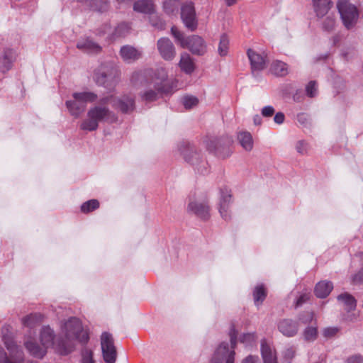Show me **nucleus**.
Segmentation results:
<instances>
[{"mask_svg": "<svg viewBox=\"0 0 363 363\" xmlns=\"http://www.w3.org/2000/svg\"><path fill=\"white\" fill-rule=\"evenodd\" d=\"M318 89L315 81L309 82L306 86V96L310 98L315 97L318 95Z\"/></svg>", "mask_w": 363, "mask_h": 363, "instance_id": "nucleus-36", "label": "nucleus"}, {"mask_svg": "<svg viewBox=\"0 0 363 363\" xmlns=\"http://www.w3.org/2000/svg\"><path fill=\"white\" fill-rule=\"evenodd\" d=\"M89 340V333L84 328L80 320L70 318L61 323L60 331L56 339L55 352L62 355L69 354L76 349L77 342L84 345Z\"/></svg>", "mask_w": 363, "mask_h": 363, "instance_id": "nucleus-2", "label": "nucleus"}, {"mask_svg": "<svg viewBox=\"0 0 363 363\" xmlns=\"http://www.w3.org/2000/svg\"><path fill=\"white\" fill-rule=\"evenodd\" d=\"M339 329L337 327H328L323 329V335L326 338H332L336 335Z\"/></svg>", "mask_w": 363, "mask_h": 363, "instance_id": "nucleus-45", "label": "nucleus"}, {"mask_svg": "<svg viewBox=\"0 0 363 363\" xmlns=\"http://www.w3.org/2000/svg\"><path fill=\"white\" fill-rule=\"evenodd\" d=\"M110 105L106 96L100 99L98 104L90 107L86 118L82 121L80 128L85 131H94L99 128V123H113L116 121V115L108 108Z\"/></svg>", "mask_w": 363, "mask_h": 363, "instance_id": "nucleus-3", "label": "nucleus"}, {"mask_svg": "<svg viewBox=\"0 0 363 363\" xmlns=\"http://www.w3.org/2000/svg\"><path fill=\"white\" fill-rule=\"evenodd\" d=\"M184 160L194 166H196L198 171L201 174H206L207 172L206 161L203 160L200 155L192 147H188L183 152Z\"/></svg>", "mask_w": 363, "mask_h": 363, "instance_id": "nucleus-12", "label": "nucleus"}, {"mask_svg": "<svg viewBox=\"0 0 363 363\" xmlns=\"http://www.w3.org/2000/svg\"><path fill=\"white\" fill-rule=\"evenodd\" d=\"M167 79V72L163 67L156 69L145 68L133 72L130 81L133 86L140 89V99L145 103H150L171 92V87L166 83Z\"/></svg>", "mask_w": 363, "mask_h": 363, "instance_id": "nucleus-1", "label": "nucleus"}, {"mask_svg": "<svg viewBox=\"0 0 363 363\" xmlns=\"http://www.w3.org/2000/svg\"><path fill=\"white\" fill-rule=\"evenodd\" d=\"M188 208L202 219H207L209 217V207L203 203L191 202Z\"/></svg>", "mask_w": 363, "mask_h": 363, "instance_id": "nucleus-24", "label": "nucleus"}, {"mask_svg": "<svg viewBox=\"0 0 363 363\" xmlns=\"http://www.w3.org/2000/svg\"><path fill=\"white\" fill-rule=\"evenodd\" d=\"M296 148L297 152L300 154H306L308 150V144L303 140L298 141L296 144Z\"/></svg>", "mask_w": 363, "mask_h": 363, "instance_id": "nucleus-47", "label": "nucleus"}, {"mask_svg": "<svg viewBox=\"0 0 363 363\" xmlns=\"http://www.w3.org/2000/svg\"><path fill=\"white\" fill-rule=\"evenodd\" d=\"M181 17L185 26L189 30L193 31L197 28L195 10L191 3L186 4L182 7Z\"/></svg>", "mask_w": 363, "mask_h": 363, "instance_id": "nucleus-13", "label": "nucleus"}, {"mask_svg": "<svg viewBox=\"0 0 363 363\" xmlns=\"http://www.w3.org/2000/svg\"><path fill=\"white\" fill-rule=\"evenodd\" d=\"M237 0H225L227 6H230L236 3Z\"/></svg>", "mask_w": 363, "mask_h": 363, "instance_id": "nucleus-53", "label": "nucleus"}, {"mask_svg": "<svg viewBox=\"0 0 363 363\" xmlns=\"http://www.w3.org/2000/svg\"><path fill=\"white\" fill-rule=\"evenodd\" d=\"M357 318V316L355 315L354 314L353 315H349L347 318V320H350V321H354L356 320Z\"/></svg>", "mask_w": 363, "mask_h": 363, "instance_id": "nucleus-54", "label": "nucleus"}, {"mask_svg": "<svg viewBox=\"0 0 363 363\" xmlns=\"http://www.w3.org/2000/svg\"><path fill=\"white\" fill-rule=\"evenodd\" d=\"M150 21L152 26L155 28L162 30L164 28V23L162 21V20L155 14H151V16L150 17Z\"/></svg>", "mask_w": 363, "mask_h": 363, "instance_id": "nucleus-43", "label": "nucleus"}, {"mask_svg": "<svg viewBox=\"0 0 363 363\" xmlns=\"http://www.w3.org/2000/svg\"><path fill=\"white\" fill-rule=\"evenodd\" d=\"M230 345L226 342H223L216 348L211 358V363H235L237 345V332L235 329L230 331Z\"/></svg>", "mask_w": 363, "mask_h": 363, "instance_id": "nucleus-5", "label": "nucleus"}, {"mask_svg": "<svg viewBox=\"0 0 363 363\" xmlns=\"http://www.w3.org/2000/svg\"><path fill=\"white\" fill-rule=\"evenodd\" d=\"M345 363H363V357L360 355H353L350 357Z\"/></svg>", "mask_w": 363, "mask_h": 363, "instance_id": "nucleus-49", "label": "nucleus"}, {"mask_svg": "<svg viewBox=\"0 0 363 363\" xmlns=\"http://www.w3.org/2000/svg\"><path fill=\"white\" fill-rule=\"evenodd\" d=\"M110 105L123 113H129L135 109V99L128 95L116 97L113 95L107 96Z\"/></svg>", "mask_w": 363, "mask_h": 363, "instance_id": "nucleus-11", "label": "nucleus"}, {"mask_svg": "<svg viewBox=\"0 0 363 363\" xmlns=\"http://www.w3.org/2000/svg\"><path fill=\"white\" fill-rule=\"evenodd\" d=\"M261 355L263 363H278L274 348L264 340L261 342Z\"/></svg>", "mask_w": 363, "mask_h": 363, "instance_id": "nucleus-20", "label": "nucleus"}, {"mask_svg": "<svg viewBox=\"0 0 363 363\" xmlns=\"http://www.w3.org/2000/svg\"><path fill=\"white\" fill-rule=\"evenodd\" d=\"M220 199L219 202V213L221 217L227 220L230 218V206L231 203L230 190L224 188L220 190Z\"/></svg>", "mask_w": 363, "mask_h": 363, "instance_id": "nucleus-15", "label": "nucleus"}, {"mask_svg": "<svg viewBox=\"0 0 363 363\" xmlns=\"http://www.w3.org/2000/svg\"><path fill=\"white\" fill-rule=\"evenodd\" d=\"M256 340L255 333H245L240 337V341L246 346H251Z\"/></svg>", "mask_w": 363, "mask_h": 363, "instance_id": "nucleus-42", "label": "nucleus"}, {"mask_svg": "<svg viewBox=\"0 0 363 363\" xmlns=\"http://www.w3.org/2000/svg\"><path fill=\"white\" fill-rule=\"evenodd\" d=\"M337 8L343 25L347 29L354 27L359 18V12L356 6L350 0H338Z\"/></svg>", "mask_w": 363, "mask_h": 363, "instance_id": "nucleus-8", "label": "nucleus"}, {"mask_svg": "<svg viewBox=\"0 0 363 363\" xmlns=\"http://www.w3.org/2000/svg\"><path fill=\"white\" fill-rule=\"evenodd\" d=\"M314 314L312 312H305L300 315L298 320L303 324H308L313 320Z\"/></svg>", "mask_w": 363, "mask_h": 363, "instance_id": "nucleus-44", "label": "nucleus"}, {"mask_svg": "<svg viewBox=\"0 0 363 363\" xmlns=\"http://www.w3.org/2000/svg\"><path fill=\"white\" fill-rule=\"evenodd\" d=\"M164 9L167 13H171L173 12V9H169L167 7V2L164 3Z\"/></svg>", "mask_w": 363, "mask_h": 363, "instance_id": "nucleus-55", "label": "nucleus"}, {"mask_svg": "<svg viewBox=\"0 0 363 363\" xmlns=\"http://www.w3.org/2000/svg\"><path fill=\"white\" fill-rule=\"evenodd\" d=\"M99 206V202L96 199H91L88 201L84 202L81 206V211L83 213H89L91 212Z\"/></svg>", "mask_w": 363, "mask_h": 363, "instance_id": "nucleus-35", "label": "nucleus"}, {"mask_svg": "<svg viewBox=\"0 0 363 363\" xmlns=\"http://www.w3.org/2000/svg\"><path fill=\"white\" fill-rule=\"evenodd\" d=\"M297 118L300 123H304L306 121V116L304 113H299L297 116Z\"/></svg>", "mask_w": 363, "mask_h": 363, "instance_id": "nucleus-52", "label": "nucleus"}, {"mask_svg": "<svg viewBox=\"0 0 363 363\" xmlns=\"http://www.w3.org/2000/svg\"><path fill=\"white\" fill-rule=\"evenodd\" d=\"M284 119L285 116L282 112L277 113L274 117V121L279 125L282 124L284 121Z\"/></svg>", "mask_w": 363, "mask_h": 363, "instance_id": "nucleus-51", "label": "nucleus"}, {"mask_svg": "<svg viewBox=\"0 0 363 363\" xmlns=\"http://www.w3.org/2000/svg\"><path fill=\"white\" fill-rule=\"evenodd\" d=\"M42 315L38 313H31L23 317L21 320L23 326L30 329L35 328L42 320Z\"/></svg>", "mask_w": 363, "mask_h": 363, "instance_id": "nucleus-29", "label": "nucleus"}, {"mask_svg": "<svg viewBox=\"0 0 363 363\" xmlns=\"http://www.w3.org/2000/svg\"><path fill=\"white\" fill-rule=\"evenodd\" d=\"M229 155H230V152L228 151L225 156H229Z\"/></svg>", "mask_w": 363, "mask_h": 363, "instance_id": "nucleus-60", "label": "nucleus"}, {"mask_svg": "<svg viewBox=\"0 0 363 363\" xmlns=\"http://www.w3.org/2000/svg\"><path fill=\"white\" fill-rule=\"evenodd\" d=\"M134 11L146 14H152L155 8L150 0H139L135 2L133 6Z\"/></svg>", "mask_w": 363, "mask_h": 363, "instance_id": "nucleus-27", "label": "nucleus"}, {"mask_svg": "<svg viewBox=\"0 0 363 363\" xmlns=\"http://www.w3.org/2000/svg\"><path fill=\"white\" fill-rule=\"evenodd\" d=\"M309 298V295L306 293L301 294L296 300V306L298 307L305 303Z\"/></svg>", "mask_w": 363, "mask_h": 363, "instance_id": "nucleus-50", "label": "nucleus"}, {"mask_svg": "<svg viewBox=\"0 0 363 363\" xmlns=\"http://www.w3.org/2000/svg\"><path fill=\"white\" fill-rule=\"evenodd\" d=\"M279 331L286 337H293L298 333V323L291 319H282L278 324Z\"/></svg>", "mask_w": 363, "mask_h": 363, "instance_id": "nucleus-17", "label": "nucleus"}, {"mask_svg": "<svg viewBox=\"0 0 363 363\" xmlns=\"http://www.w3.org/2000/svg\"><path fill=\"white\" fill-rule=\"evenodd\" d=\"M179 66L181 69L187 74H191L195 69L194 60L186 52L181 54Z\"/></svg>", "mask_w": 363, "mask_h": 363, "instance_id": "nucleus-25", "label": "nucleus"}, {"mask_svg": "<svg viewBox=\"0 0 363 363\" xmlns=\"http://www.w3.org/2000/svg\"><path fill=\"white\" fill-rule=\"evenodd\" d=\"M101 346L104 361L106 363H115L117 353L113 337L110 333L107 332L102 333Z\"/></svg>", "mask_w": 363, "mask_h": 363, "instance_id": "nucleus-10", "label": "nucleus"}, {"mask_svg": "<svg viewBox=\"0 0 363 363\" xmlns=\"http://www.w3.org/2000/svg\"><path fill=\"white\" fill-rule=\"evenodd\" d=\"M157 48L164 60L170 61L174 58L176 55L175 48L169 38H160L157 43Z\"/></svg>", "mask_w": 363, "mask_h": 363, "instance_id": "nucleus-14", "label": "nucleus"}, {"mask_svg": "<svg viewBox=\"0 0 363 363\" xmlns=\"http://www.w3.org/2000/svg\"><path fill=\"white\" fill-rule=\"evenodd\" d=\"M16 60V53L12 49H6L0 57V72L3 74L9 72Z\"/></svg>", "mask_w": 363, "mask_h": 363, "instance_id": "nucleus-18", "label": "nucleus"}, {"mask_svg": "<svg viewBox=\"0 0 363 363\" xmlns=\"http://www.w3.org/2000/svg\"><path fill=\"white\" fill-rule=\"evenodd\" d=\"M267 293L262 284L257 285L253 291V298L256 306H260L265 299Z\"/></svg>", "mask_w": 363, "mask_h": 363, "instance_id": "nucleus-31", "label": "nucleus"}, {"mask_svg": "<svg viewBox=\"0 0 363 363\" xmlns=\"http://www.w3.org/2000/svg\"><path fill=\"white\" fill-rule=\"evenodd\" d=\"M240 363H261L258 356L250 354L243 358Z\"/></svg>", "mask_w": 363, "mask_h": 363, "instance_id": "nucleus-48", "label": "nucleus"}, {"mask_svg": "<svg viewBox=\"0 0 363 363\" xmlns=\"http://www.w3.org/2000/svg\"><path fill=\"white\" fill-rule=\"evenodd\" d=\"M56 339L54 330L49 326H43L40 330L38 345L31 334L27 335L24 340V346L33 357L42 358L47 352L48 347H52L55 350Z\"/></svg>", "mask_w": 363, "mask_h": 363, "instance_id": "nucleus-4", "label": "nucleus"}, {"mask_svg": "<svg viewBox=\"0 0 363 363\" xmlns=\"http://www.w3.org/2000/svg\"><path fill=\"white\" fill-rule=\"evenodd\" d=\"M317 334V328L313 325L306 328L303 333L304 338L307 341L315 340L316 339Z\"/></svg>", "mask_w": 363, "mask_h": 363, "instance_id": "nucleus-39", "label": "nucleus"}, {"mask_svg": "<svg viewBox=\"0 0 363 363\" xmlns=\"http://www.w3.org/2000/svg\"><path fill=\"white\" fill-rule=\"evenodd\" d=\"M215 151L216 152V154H218V155H220V151H219L218 148H216V149H215Z\"/></svg>", "mask_w": 363, "mask_h": 363, "instance_id": "nucleus-58", "label": "nucleus"}, {"mask_svg": "<svg viewBox=\"0 0 363 363\" xmlns=\"http://www.w3.org/2000/svg\"><path fill=\"white\" fill-rule=\"evenodd\" d=\"M325 18L322 23V28L328 32L332 31L335 26V19L333 13L325 16Z\"/></svg>", "mask_w": 363, "mask_h": 363, "instance_id": "nucleus-33", "label": "nucleus"}, {"mask_svg": "<svg viewBox=\"0 0 363 363\" xmlns=\"http://www.w3.org/2000/svg\"><path fill=\"white\" fill-rule=\"evenodd\" d=\"M77 48L84 52L89 53H98L101 50V46L98 43L89 38L79 40L77 44Z\"/></svg>", "mask_w": 363, "mask_h": 363, "instance_id": "nucleus-22", "label": "nucleus"}, {"mask_svg": "<svg viewBox=\"0 0 363 363\" xmlns=\"http://www.w3.org/2000/svg\"><path fill=\"white\" fill-rule=\"evenodd\" d=\"M247 54L250 62L252 73L256 71H261L265 68L266 60L264 56L252 49H249Z\"/></svg>", "mask_w": 363, "mask_h": 363, "instance_id": "nucleus-19", "label": "nucleus"}, {"mask_svg": "<svg viewBox=\"0 0 363 363\" xmlns=\"http://www.w3.org/2000/svg\"><path fill=\"white\" fill-rule=\"evenodd\" d=\"M228 45L229 39L228 36L225 34L222 35L218 45V52L220 56H225L228 54Z\"/></svg>", "mask_w": 363, "mask_h": 363, "instance_id": "nucleus-34", "label": "nucleus"}, {"mask_svg": "<svg viewBox=\"0 0 363 363\" xmlns=\"http://www.w3.org/2000/svg\"><path fill=\"white\" fill-rule=\"evenodd\" d=\"M254 122L255 124H260L261 118L259 116H256L254 118Z\"/></svg>", "mask_w": 363, "mask_h": 363, "instance_id": "nucleus-56", "label": "nucleus"}, {"mask_svg": "<svg viewBox=\"0 0 363 363\" xmlns=\"http://www.w3.org/2000/svg\"><path fill=\"white\" fill-rule=\"evenodd\" d=\"M125 28L127 27L126 24H121V25H119V26H118L117 29H116L117 32H119V30H120L121 29H122L123 28H125Z\"/></svg>", "mask_w": 363, "mask_h": 363, "instance_id": "nucleus-57", "label": "nucleus"}, {"mask_svg": "<svg viewBox=\"0 0 363 363\" xmlns=\"http://www.w3.org/2000/svg\"><path fill=\"white\" fill-rule=\"evenodd\" d=\"M272 71L277 76H285L288 74V65L279 60L274 61L271 67Z\"/></svg>", "mask_w": 363, "mask_h": 363, "instance_id": "nucleus-30", "label": "nucleus"}, {"mask_svg": "<svg viewBox=\"0 0 363 363\" xmlns=\"http://www.w3.org/2000/svg\"><path fill=\"white\" fill-rule=\"evenodd\" d=\"M231 142H232V141H231L230 140H228V144H230V143H231Z\"/></svg>", "mask_w": 363, "mask_h": 363, "instance_id": "nucleus-61", "label": "nucleus"}, {"mask_svg": "<svg viewBox=\"0 0 363 363\" xmlns=\"http://www.w3.org/2000/svg\"><path fill=\"white\" fill-rule=\"evenodd\" d=\"M72 97L73 100L67 101L65 105L69 113L75 118L84 112L87 103L94 102L97 99V95L91 91L74 92Z\"/></svg>", "mask_w": 363, "mask_h": 363, "instance_id": "nucleus-6", "label": "nucleus"}, {"mask_svg": "<svg viewBox=\"0 0 363 363\" xmlns=\"http://www.w3.org/2000/svg\"><path fill=\"white\" fill-rule=\"evenodd\" d=\"M91 6L98 11H104L108 9V0H91Z\"/></svg>", "mask_w": 363, "mask_h": 363, "instance_id": "nucleus-40", "label": "nucleus"}, {"mask_svg": "<svg viewBox=\"0 0 363 363\" xmlns=\"http://www.w3.org/2000/svg\"><path fill=\"white\" fill-rule=\"evenodd\" d=\"M111 79H112V74L106 73L102 69L98 70L94 74V79L99 85L105 86L106 82Z\"/></svg>", "mask_w": 363, "mask_h": 363, "instance_id": "nucleus-32", "label": "nucleus"}, {"mask_svg": "<svg viewBox=\"0 0 363 363\" xmlns=\"http://www.w3.org/2000/svg\"><path fill=\"white\" fill-rule=\"evenodd\" d=\"M4 345L9 352L10 359L0 345V363H21L23 362V352L13 339L4 337Z\"/></svg>", "mask_w": 363, "mask_h": 363, "instance_id": "nucleus-9", "label": "nucleus"}, {"mask_svg": "<svg viewBox=\"0 0 363 363\" xmlns=\"http://www.w3.org/2000/svg\"><path fill=\"white\" fill-rule=\"evenodd\" d=\"M120 55L126 63H133L142 57V51L131 45H124L121 48Z\"/></svg>", "mask_w": 363, "mask_h": 363, "instance_id": "nucleus-16", "label": "nucleus"}, {"mask_svg": "<svg viewBox=\"0 0 363 363\" xmlns=\"http://www.w3.org/2000/svg\"><path fill=\"white\" fill-rule=\"evenodd\" d=\"M333 289V284L329 281H321L318 282L315 288V294L318 298H325Z\"/></svg>", "mask_w": 363, "mask_h": 363, "instance_id": "nucleus-26", "label": "nucleus"}, {"mask_svg": "<svg viewBox=\"0 0 363 363\" xmlns=\"http://www.w3.org/2000/svg\"><path fill=\"white\" fill-rule=\"evenodd\" d=\"M282 356L284 359L283 363H291L295 356V349L293 347L285 348L282 352Z\"/></svg>", "mask_w": 363, "mask_h": 363, "instance_id": "nucleus-41", "label": "nucleus"}, {"mask_svg": "<svg viewBox=\"0 0 363 363\" xmlns=\"http://www.w3.org/2000/svg\"><path fill=\"white\" fill-rule=\"evenodd\" d=\"M313 5L316 16L320 18L329 14L333 3L330 0H313Z\"/></svg>", "mask_w": 363, "mask_h": 363, "instance_id": "nucleus-21", "label": "nucleus"}, {"mask_svg": "<svg viewBox=\"0 0 363 363\" xmlns=\"http://www.w3.org/2000/svg\"><path fill=\"white\" fill-rule=\"evenodd\" d=\"M171 33L183 48H188L193 54L202 55L206 51V45L203 39L199 35L185 38L176 27H172Z\"/></svg>", "mask_w": 363, "mask_h": 363, "instance_id": "nucleus-7", "label": "nucleus"}, {"mask_svg": "<svg viewBox=\"0 0 363 363\" xmlns=\"http://www.w3.org/2000/svg\"><path fill=\"white\" fill-rule=\"evenodd\" d=\"M238 140L243 149L247 151L252 150L253 147V140L252 135L249 132L239 133Z\"/></svg>", "mask_w": 363, "mask_h": 363, "instance_id": "nucleus-28", "label": "nucleus"}, {"mask_svg": "<svg viewBox=\"0 0 363 363\" xmlns=\"http://www.w3.org/2000/svg\"><path fill=\"white\" fill-rule=\"evenodd\" d=\"M93 351L84 347L81 351V363H94Z\"/></svg>", "mask_w": 363, "mask_h": 363, "instance_id": "nucleus-37", "label": "nucleus"}, {"mask_svg": "<svg viewBox=\"0 0 363 363\" xmlns=\"http://www.w3.org/2000/svg\"><path fill=\"white\" fill-rule=\"evenodd\" d=\"M339 304L342 306L345 311L350 312L356 308L357 301L353 296L348 293H342L337 297Z\"/></svg>", "mask_w": 363, "mask_h": 363, "instance_id": "nucleus-23", "label": "nucleus"}, {"mask_svg": "<svg viewBox=\"0 0 363 363\" xmlns=\"http://www.w3.org/2000/svg\"><path fill=\"white\" fill-rule=\"evenodd\" d=\"M182 104L186 109H191L198 105L199 99L194 96H185L182 99Z\"/></svg>", "mask_w": 363, "mask_h": 363, "instance_id": "nucleus-38", "label": "nucleus"}, {"mask_svg": "<svg viewBox=\"0 0 363 363\" xmlns=\"http://www.w3.org/2000/svg\"><path fill=\"white\" fill-rule=\"evenodd\" d=\"M275 110L272 106H264L261 110V113L263 117H271L274 113Z\"/></svg>", "mask_w": 363, "mask_h": 363, "instance_id": "nucleus-46", "label": "nucleus"}, {"mask_svg": "<svg viewBox=\"0 0 363 363\" xmlns=\"http://www.w3.org/2000/svg\"><path fill=\"white\" fill-rule=\"evenodd\" d=\"M208 148L209 149L210 151H213V149L211 148L210 146Z\"/></svg>", "mask_w": 363, "mask_h": 363, "instance_id": "nucleus-59", "label": "nucleus"}]
</instances>
